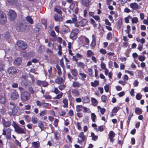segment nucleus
<instances>
[{
    "mask_svg": "<svg viewBox=\"0 0 148 148\" xmlns=\"http://www.w3.org/2000/svg\"><path fill=\"white\" fill-rule=\"evenodd\" d=\"M76 110L77 112H80L83 111V112H88L90 113L91 112L90 109L86 107H84L82 105H77L76 106Z\"/></svg>",
    "mask_w": 148,
    "mask_h": 148,
    "instance_id": "f257e3e1",
    "label": "nucleus"
},
{
    "mask_svg": "<svg viewBox=\"0 0 148 148\" xmlns=\"http://www.w3.org/2000/svg\"><path fill=\"white\" fill-rule=\"evenodd\" d=\"M17 45L19 48L22 50L25 49L27 47V43L22 40L18 41L16 43Z\"/></svg>",
    "mask_w": 148,
    "mask_h": 148,
    "instance_id": "f03ea898",
    "label": "nucleus"
},
{
    "mask_svg": "<svg viewBox=\"0 0 148 148\" xmlns=\"http://www.w3.org/2000/svg\"><path fill=\"white\" fill-rule=\"evenodd\" d=\"M15 132L18 134H22L26 133L25 131L22 128L20 127L18 125L14 124V125Z\"/></svg>",
    "mask_w": 148,
    "mask_h": 148,
    "instance_id": "7ed1b4c3",
    "label": "nucleus"
},
{
    "mask_svg": "<svg viewBox=\"0 0 148 148\" xmlns=\"http://www.w3.org/2000/svg\"><path fill=\"white\" fill-rule=\"evenodd\" d=\"M30 97L29 93L28 92H24L21 94V99L23 101H27L29 99Z\"/></svg>",
    "mask_w": 148,
    "mask_h": 148,
    "instance_id": "20e7f679",
    "label": "nucleus"
},
{
    "mask_svg": "<svg viewBox=\"0 0 148 148\" xmlns=\"http://www.w3.org/2000/svg\"><path fill=\"white\" fill-rule=\"evenodd\" d=\"M6 21V17L5 14L3 12L0 10V23L4 24Z\"/></svg>",
    "mask_w": 148,
    "mask_h": 148,
    "instance_id": "39448f33",
    "label": "nucleus"
},
{
    "mask_svg": "<svg viewBox=\"0 0 148 148\" xmlns=\"http://www.w3.org/2000/svg\"><path fill=\"white\" fill-rule=\"evenodd\" d=\"M79 29L75 28L73 29L71 32L70 37L71 39L73 40L75 39L77 37V36L78 33Z\"/></svg>",
    "mask_w": 148,
    "mask_h": 148,
    "instance_id": "423d86ee",
    "label": "nucleus"
},
{
    "mask_svg": "<svg viewBox=\"0 0 148 148\" xmlns=\"http://www.w3.org/2000/svg\"><path fill=\"white\" fill-rule=\"evenodd\" d=\"M88 22V20L86 19H84L78 22H77L75 24V26L78 27H83Z\"/></svg>",
    "mask_w": 148,
    "mask_h": 148,
    "instance_id": "0eeeda50",
    "label": "nucleus"
},
{
    "mask_svg": "<svg viewBox=\"0 0 148 148\" xmlns=\"http://www.w3.org/2000/svg\"><path fill=\"white\" fill-rule=\"evenodd\" d=\"M9 18L11 20H14L16 16V14L15 12L13 10H10L8 13Z\"/></svg>",
    "mask_w": 148,
    "mask_h": 148,
    "instance_id": "6e6552de",
    "label": "nucleus"
},
{
    "mask_svg": "<svg viewBox=\"0 0 148 148\" xmlns=\"http://www.w3.org/2000/svg\"><path fill=\"white\" fill-rule=\"evenodd\" d=\"M78 136L81 139V140H80L79 139L78 140V143L79 144H81L82 142L86 139V136L84 135V133L83 132H80Z\"/></svg>",
    "mask_w": 148,
    "mask_h": 148,
    "instance_id": "1a4fd4ad",
    "label": "nucleus"
},
{
    "mask_svg": "<svg viewBox=\"0 0 148 148\" xmlns=\"http://www.w3.org/2000/svg\"><path fill=\"white\" fill-rule=\"evenodd\" d=\"M19 97V95L16 90L14 92H12L11 95V98L12 100H15Z\"/></svg>",
    "mask_w": 148,
    "mask_h": 148,
    "instance_id": "9d476101",
    "label": "nucleus"
},
{
    "mask_svg": "<svg viewBox=\"0 0 148 148\" xmlns=\"http://www.w3.org/2000/svg\"><path fill=\"white\" fill-rule=\"evenodd\" d=\"M37 85L38 86H43L45 87L48 85V83L45 81H42L38 80L37 81Z\"/></svg>",
    "mask_w": 148,
    "mask_h": 148,
    "instance_id": "9b49d317",
    "label": "nucleus"
},
{
    "mask_svg": "<svg viewBox=\"0 0 148 148\" xmlns=\"http://www.w3.org/2000/svg\"><path fill=\"white\" fill-rule=\"evenodd\" d=\"M2 123L5 127H9L11 125V122L9 121H6L4 119L2 118Z\"/></svg>",
    "mask_w": 148,
    "mask_h": 148,
    "instance_id": "f8f14e48",
    "label": "nucleus"
},
{
    "mask_svg": "<svg viewBox=\"0 0 148 148\" xmlns=\"http://www.w3.org/2000/svg\"><path fill=\"white\" fill-rule=\"evenodd\" d=\"M115 136V134L113 131H110L108 135L109 138L110 139V141L113 143L114 140V137Z\"/></svg>",
    "mask_w": 148,
    "mask_h": 148,
    "instance_id": "ddd939ff",
    "label": "nucleus"
},
{
    "mask_svg": "<svg viewBox=\"0 0 148 148\" xmlns=\"http://www.w3.org/2000/svg\"><path fill=\"white\" fill-rule=\"evenodd\" d=\"M8 72L10 74H15L17 72V69L14 67H11L8 69Z\"/></svg>",
    "mask_w": 148,
    "mask_h": 148,
    "instance_id": "4468645a",
    "label": "nucleus"
},
{
    "mask_svg": "<svg viewBox=\"0 0 148 148\" xmlns=\"http://www.w3.org/2000/svg\"><path fill=\"white\" fill-rule=\"evenodd\" d=\"M54 18L56 21H63V18L61 14H55Z\"/></svg>",
    "mask_w": 148,
    "mask_h": 148,
    "instance_id": "2eb2a0df",
    "label": "nucleus"
},
{
    "mask_svg": "<svg viewBox=\"0 0 148 148\" xmlns=\"http://www.w3.org/2000/svg\"><path fill=\"white\" fill-rule=\"evenodd\" d=\"M130 6L131 8L134 10L138 9L140 8V7L136 3H131L130 5Z\"/></svg>",
    "mask_w": 148,
    "mask_h": 148,
    "instance_id": "dca6fc26",
    "label": "nucleus"
},
{
    "mask_svg": "<svg viewBox=\"0 0 148 148\" xmlns=\"http://www.w3.org/2000/svg\"><path fill=\"white\" fill-rule=\"evenodd\" d=\"M6 132L8 136H10L11 130L10 129H6V130L4 129H3V134L4 135H5L6 134Z\"/></svg>",
    "mask_w": 148,
    "mask_h": 148,
    "instance_id": "f3484780",
    "label": "nucleus"
},
{
    "mask_svg": "<svg viewBox=\"0 0 148 148\" xmlns=\"http://www.w3.org/2000/svg\"><path fill=\"white\" fill-rule=\"evenodd\" d=\"M82 102L84 103H88L90 102V100L89 97L87 96L83 97L82 98Z\"/></svg>",
    "mask_w": 148,
    "mask_h": 148,
    "instance_id": "a211bd4d",
    "label": "nucleus"
},
{
    "mask_svg": "<svg viewBox=\"0 0 148 148\" xmlns=\"http://www.w3.org/2000/svg\"><path fill=\"white\" fill-rule=\"evenodd\" d=\"M12 108V112H9V114L10 115L12 114L13 115L16 114L18 111L17 108L16 106H14Z\"/></svg>",
    "mask_w": 148,
    "mask_h": 148,
    "instance_id": "6ab92c4d",
    "label": "nucleus"
},
{
    "mask_svg": "<svg viewBox=\"0 0 148 148\" xmlns=\"http://www.w3.org/2000/svg\"><path fill=\"white\" fill-rule=\"evenodd\" d=\"M62 102L64 104L63 106L64 108H67L68 107V101L66 98H64L63 99Z\"/></svg>",
    "mask_w": 148,
    "mask_h": 148,
    "instance_id": "aec40b11",
    "label": "nucleus"
},
{
    "mask_svg": "<svg viewBox=\"0 0 148 148\" xmlns=\"http://www.w3.org/2000/svg\"><path fill=\"white\" fill-rule=\"evenodd\" d=\"M64 81L63 79L60 77H59L56 78L55 80V82L59 84L62 83Z\"/></svg>",
    "mask_w": 148,
    "mask_h": 148,
    "instance_id": "412c9836",
    "label": "nucleus"
},
{
    "mask_svg": "<svg viewBox=\"0 0 148 148\" xmlns=\"http://www.w3.org/2000/svg\"><path fill=\"white\" fill-rule=\"evenodd\" d=\"M22 62V59L20 58H16L14 60V64L17 65H20Z\"/></svg>",
    "mask_w": 148,
    "mask_h": 148,
    "instance_id": "4be33fe9",
    "label": "nucleus"
},
{
    "mask_svg": "<svg viewBox=\"0 0 148 148\" xmlns=\"http://www.w3.org/2000/svg\"><path fill=\"white\" fill-rule=\"evenodd\" d=\"M79 75L80 76V77L82 79V80H84L86 78L87 75L86 74H84V73H82L81 71H80L79 72Z\"/></svg>",
    "mask_w": 148,
    "mask_h": 148,
    "instance_id": "5701e85b",
    "label": "nucleus"
},
{
    "mask_svg": "<svg viewBox=\"0 0 148 148\" xmlns=\"http://www.w3.org/2000/svg\"><path fill=\"white\" fill-rule=\"evenodd\" d=\"M77 16H76L73 14L72 16L71 19L72 22L75 25V24L77 23Z\"/></svg>",
    "mask_w": 148,
    "mask_h": 148,
    "instance_id": "b1692460",
    "label": "nucleus"
},
{
    "mask_svg": "<svg viewBox=\"0 0 148 148\" xmlns=\"http://www.w3.org/2000/svg\"><path fill=\"white\" fill-rule=\"evenodd\" d=\"M26 20L30 24H32L33 23V20L31 17L30 16H27L26 17Z\"/></svg>",
    "mask_w": 148,
    "mask_h": 148,
    "instance_id": "393cba45",
    "label": "nucleus"
},
{
    "mask_svg": "<svg viewBox=\"0 0 148 148\" xmlns=\"http://www.w3.org/2000/svg\"><path fill=\"white\" fill-rule=\"evenodd\" d=\"M82 4L86 7L88 6L90 3L89 0H82Z\"/></svg>",
    "mask_w": 148,
    "mask_h": 148,
    "instance_id": "a878e982",
    "label": "nucleus"
},
{
    "mask_svg": "<svg viewBox=\"0 0 148 148\" xmlns=\"http://www.w3.org/2000/svg\"><path fill=\"white\" fill-rule=\"evenodd\" d=\"M81 86V84L78 82H74L72 86L74 87H79Z\"/></svg>",
    "mask_w": 148,
    "mask_h": 148,
    "instance_id": "bb28decb",
    "label": "nucleus"
},
{
    "mask_svg": "<svg viewBox=\"0 0 148 148\" xmlns=\"http://www.w3.org/2000/svg\"><path fill=\"white\" fill-rule=\"evenodd\" d=\"M91 136L92 137L91 139L92 140L96 141L98 139V136L95 135L94 133L92 132L91 133Z\"/></svg>",
    "mask_w": 148,
    "mask_h": 148,
    "instance_id": "cd10ccee",
    "label": "nucleus"
},
{
    "mask_svg": "<svg viewBox=\"0 0 148 148\" xmlns=\"http://www.w3.org/2000/svg\"><path fill=\"white\" fill-rule=\"evenodd\" d=\"M33 146L34 148H39V143L38 141L34 142L32 143Z\"/></svg>",
    "mask_w": 148,
    "mask_h": 148,
    "instance_id": "c85d7f7f",
    "label": "nucleus"
},
{
    "mask_svg": "<svg viewBox=\"0 0 148 148\" xmlns=\"http://www.w3.org/2000/svg\"><path fill=\"white\" fill-rule=\"evenodd\" d=\"M135 112L136 114L139 115L142 114V111L139 108L136 107L135 109Z\"/></svg>",
    "mask_w": 148,
    "mask_h": 148,
    "instance_id": "c756f323",
    "label": "nucleus"
},
{
    "mask_svg": "<svg viewBox=\"0 0 148 148\" xmlns=\"http://www.w3.org/2000/svg\"><path fill=\"white\" fill-rule=\"evenodd\" d=\"M71 72L72 75L76 76L78 74V72L76 69H73L71 70Z\"/></svg>",
    "mask_w": 148,
    "mask_h": 148,
    "instance_id": "7c9ffc66",
    "label": "nucleus"
},
{
    "mask_svg": "<svg viewBox=\"0 0 148 148\" xmlns=\"http://www.w3.org/2000/svg\"><path fill=\"white\" fill-rule=\"evenodd\" d=\"M91 84L92 86L95 87L99 85V82L97 81H95L94 82H91Z\"/></svg>",
    "mask_w": 148,
    "mask_h": 148,
    "instance_id": "2f4dec72",
    "label": "nucleus"
},
{
    "mask_svg": "<svg viewBox=\"0 0 148 148\" xmlns=\"http://www.w3.org/2000/svg\"><path fill=\"white\" fill-rule=\"evenodd\" d=\"M90 116L92 121L94 122H95V120L97 118V117L95 114L94 113H92L91 114Z\"/></svg>",
    "mask_w": 148,
    "mask_h": 148,
    "instance_id": "473e14b6",
    "label": "nucleus"
},
{
    "mask_svg": "<svg viewBox=\"0 0 148 148\" xmlns=\"http://www.w3.org/2000/svg\"><path fill=\"white\" fill-rule=\"evenodd\" d=\"M120 109V108L118 106L115 107L112 110L113 113H116Z\"/></svg>",
    "mask_w": 148,
    "mask_h": 148,
    "instance_id": "72a5a7b5",
    "label": "nucleus"
},
{
    "mask_svg": "<svg viewBox=\"0 0 148 148\" xmlns=\"http://www.w3.org/2000/svg\"><path fill=\"white\" fill-rule=\"evenodd\" d=\"M51 105L48 103H46L45 102H43L42 104V107L43 108H48L49 107L51 106Z\"/></svg>",
    "mask_w": 148,
    "mask_h": 148,
    "instance_id": "f704fd0d",
    "label": "nucleus"
},
{
    "mask_svg": "<svg viewBox=\"0 0 148 148\" xmlns=\"http://www.w3.org/2000/svg\"><path fill=\"white\" fill-rule=\"evenodd\" d=\"M92 46H95L96 43V38L94 35H92Z\"/></svg>",
    "mask_w": 148,
    "mask_h": 148,
    "instance_id": "c9c22d12",
    "label": "nucleus"
},
{
    "mask_svg": "<svg viewBox=\"0 0 148 148\" xmlns=\"http://www.w3.org/2000/svg\"><path fill=\"white\" fill-rule=\"evenodd\" d=\"M78 66L81 67L82 68H84L85 66V64L83 62H79L76 63Z\"/></svg>",
    "mask_w": 148,
    "mask_h": 148,
    "instance_id": "e433bc0d",
    "label": "nucleus"
},
{
    "mask_svg": "<svg viewBox=\"0 0 148 148\" xmlns=\"http://www.w3.org/2000/svg\"><path fill=\"white\" fill-rule=\"evenodd\" d=\"M96 131L97 132L98 131H100V132L103 131L104 130V127L103 126H99L97 128H95Z\"/></svg>",
    "mask_w": 148,
    "mask_h": 148,
    "instance_id": "4c0bfd02",
    "label": "nucleus"
},
{
    "mask_svg": "<svg viewBox=\"0 0 148 148\" xmlns=\"http://www.w3.org/2000/svg\"><path fill=\"white\" fill-rule=\"evenodd\" d=\"M61 30L62 32L64 33H66L69 32V29L67 27H63L62 28Z\"/></svg>",
    "mask_w": 148,
    "mask_h": 148,
    "instance_id": "58836bf2",
    "label": "nucleus"
},
{
    "mask_svg": "<svg viewBox=\"0 0 148 148\" xmlns=\"http://www.w3.org/2000/svg\"><path fill=\"white\" fill-rule=\"evenodd\" d=\"M72 93L75 96H77L79 95V91L77 90H73L72 91Z\"/></svg>",
    "mask_w": 148,
    "mask_h": 148,
    "instance_id": "ea45409f",
    "label": "nucleus"
},
{
    "mask_svg": "<svg viewBox=\"0 0 148 148\" xmlns=\"http://www.w3.org/2000/svg\"><path fill=\"white\" fill-rule=\"evenodd\" d=\"M38 126L41 129V131H42V129L44 127L43 122L41 121H39L38 122Z\"/></svg>",
    "mask_w": 148,
    "mask_h": 148,
    "instance_id": "a19ab883",
    "label": "nucleus"
},
{
    "mask_svg": "<svg viewBox=\"0 0 148 148\" xmlns=\"http://www.w3.org/2000/svg\"><path fill=\"white\" fill-rule=\"evenodd\" d=\"M122 24V21L121 19L118 20L117 22V26L118 28H120Z\"/></svg>",
    "mask_w": 148,
    "mask_h": 148,
    "instance_id": "79ce46f5",
    "label": "nucleus"
},
{
    "mask_svg": "<svg viewBox=\"0 0 148 148\" xmlns=\"http://www.w3.org/2000/svg\"><path fill=\"white\" fill-rule=\"evenodd\" d=\"M120 5H123L127 2V0H119L118 1Z\"/></svg>",
    "mask_w": 148,
    "mask_h": 148,
    "instance_id": "37998d69",
    "label": "nucleus"
},
{
    "mask_svg": "<svg viewBox=\"0 0 148 148\" xmlns=\"http://www.w3.org/2000/svg\"><path fill=\"white\" fill-rule=\"evenodd\" d=\"M93 55V52L90 50H88L87 52V57H90L91 56Z\"/></svg>",
    "mask_w": 148,
    "mask_h": 148,
    "instance_id": "c03bdc74",
    "label": "nucleus"
},
{
    "mask_svg": "<svg viewBox=\"0 0 148 148\" xmlns=\"http://www.w3.org/2000/svg\"><path fill=\"white\" fill-rule=\"evenodd\" d=\"M102 101L104 103H106L107 101V98L106 96L103 95L101 97Z\"/></svg>",
    "mask_w": 148,
    "mask_h": 148,
    "instance_id": "a18cd8bd",
    "label": "nucleus"
},
{
    "mask_svg": "<svg viewBox=\"0 0 148 148\" xmlns=\"http://www.w3.org/2000/svg\"><path fill=\"white\" fill-rule=\"evenodd\" d=\"M38 120V118L35 117H33L32 118V121L33 124L36 123L37 122Z\"/></svg>",
    "mask_w": 148,
    "mask_h": 148,
    "instance_id": "49530a36",
    "label": "nucleus"
},
{
    "mask_svg": "<svg viewBox=\"0 0 148 148\" xmlns=\"http://www.w3.org/2000/svg\"><path fill=\"white\" fill-rule=\"evenodd\" d=\"M56 67L57 69L58 70V74L59 75H60L62 73V71H61L60 67L58 65H56Z\"/></svg>",
    "mask_w": 148,
    "mask_h": 148,
    "instance_id": "de8ad7c7",
    "label": "nucleus"
},
{
    "mask_svg": "<svg viewBox=\"0 0 148 148\" xmlns=\"http://www.w3.org/2000/svg\"><path fill=\"white\" fill-rule=\"evenodd\" d=\"M4 66L3 63L0 60V71H1L3 70Z\"/></svg>",
    "mask_w": 148,
    "mask_h": 148,
    "instance_id": "09e8293b",
    "label": "nucleus"
},
{
    "mask_svg": "<svg viewBox=\"0 0 148 148\" xmlns=\"http://www.w3.org/2000/svg\"><path fill=\"white\" fill-rule=\"evenodd\" d=\"M138 21V19L137 18L135 17L132 18V21L133 23H136Z\"/></svg>",
    "mask_w": 148,
    "mask_h": 148,
    "instance_id": "8fccbe9b",
    "label": "nucleus"
},
{
    "mask_svg": "<svg viewBox=\"0 0 148 148\" xmlns=\"http://www.w3.org/2000/svg\"><path fill=\"white\" fill-rule=\"evenodd\" d=\"M107 38L108 40H111L112 38V34L111 32L108 33L107 35Z\"/></svg>",
    "mask_w": 148,
    "mask_h": 148,
    "instance_id": "3c124183",
    "label": "nucleus"
},
{
    "mask_svg": "<svg viewBox=\"0 0 148 148\" xmlns=\"http://www.w3.org/2000/svg\"><path fill=\"white\" fill-rule=\"evenodd\" d=\"M63 95V93L62 92H61L60 94H58L56 97V98L57 99H59L61 98L62 96Z\"/></svg>",
    "mask_w": 148,
    "mask_h": 148,
    "instance_id": "603ef678",
    "label": "nucleus"
},
{
    "mask_svg": "<svg viewBox=\"0 0 148 148\" xmlns=\"http://www.w3.org/2000/svg\"><path fill=\"white\" fill-rule=\"evenodd\" d=\"M14 106H15L14 103L13 102H10L8 106V109H11Z\"/></svg>",
    "mask_w": 148,
    "mask_h": 148,
    "instance_id": "864d4df0",
    "label": "nucleus"
},
{
    "mask_svg": "<svg viewBox=\"0 0 148 148\" xmlns=\"http://www.w3.org/2000/svg\"><path fill=\"white\" fill-rule=\"evenodd\" d=\"M127 29L125 30V32L127 34H129L130 31V26L128 25L127 26Z\"/></svg>",
    "mask_w": 148,
    "mask_h": 148,
    "instance_id": "5fc2aeb1",
    "label": "nucleus"
},
{
    "mask_svg": "<svg viewBox=\"0 0 148 148\" xmlns=\"http://www.w3.org/2000/svg\"><path fill=\"white\" fill-rule=\"evenodd\" d=\"M142 95L141 94L138 93L136 95V98L137 100H140L142 97Z\"/></svg>",
    "mask_w": 148,
    "mask_h": 148,
    "instance_id": "6e6d98bb",
    "label": "nucleus"
},
{
    "mask_svg": "<svg viewBox=\"0 0 148 148\" xmlns=\"http://www.w3.org/2000/svg\"><path fill=\"white\" fill-rule=\"evenodd\" d=\"M47 111L46 110H44L40 112V115L41 116H43L46 114Z\"/></svg>",
    "mask_w": 148,
    "mask_h": 148,
    "instance_id": "4d7b16f0",
    "label": "nucleus"
},
{
    "mask_svg": "<svg viewBox=\"0 0 148 148\" xmlns=\"http://www.w3.org/2000/svg\"><path fill=\"white\" fill-rule=\"evenodd\" d=\"M43 97L45 99H51V96L48 95H43Z\"/></svg>",
    "mask_w": 148,
    "mask_h": 148,
    "instance_id": "13d9d810",
    "label": "nucleus"
},
{
    "mask_svg": "<svg viewBox=\"0 0 148 148\" xmlns=\"http://www.w3.org/2000/svg\"><path fill=\"white\" fill-rule=\"evenodd\" d=\"M41 22L44 25L45 28H47V23L46 20L44 19H41Z\"/></svg>",
    "mask_w": 148,
    "mask_h": 148,
    "instance_id": "bf43d9fd",
    "label": "nucleus"
},
{
    "mask_svg": "<svg viewBox=\"0 0 148 148\" xmlns=\"http://www.w3.org/2000/svg\"><path fill=\"white\" fill-rule=\"evenodd\" d=\"M65 87L66 86L64 84H62L60 85L58 87V88L60 90H62L64 89Z\"/></svg>",
    "mask_w": 148,
    "mask_h": 148,
    "instance_id": "052dcab7",
    "label": "nucleus"
},
{
    "mask_svg": "<svg viewBox=\"0 0 148 148\" xmlns=\"http://www.w3.org/2000/svg\"><path fill=\"white\" fill-rule=\"evenodd\" d=\"M58 122L59 120L58 119H55L53 124L55 127H57Z\"/></svg>",
    "mask_w": 148,
    "mask_h": 148,
    "instance_id": "680f3d73",
    "label": "nucleus"
},
{
    "mask_svg": "<svg viewBox=\"0 0 148 148\" xmlns=\"http://www.w3.org/2000/svg\"><path fill=\"white\" fill-rule=\"evenodd\" d=\"M10 36V33L9 32H7L5 34V37L6 39H8Z\"/></svg>",
    "mask_w": 148,
    "mask_h": 148,
    "instance_id": "e2e57ef3",
    "label": "nucleus"
},
{
    "mask_svg": "<svg viewBox=\"0 0 148 148\" xmlns=\"http://www.w3.org/2000/svg\"><path fill=\"white\" fill-rule=\"evenodd\" d=\"M105 91L106 92H108L109 91V86L108 85H106L104 86Z\"/></svg>",
    "mask_w": 148,
    "mask_h": 148,
    "instance_id": "0e129e2a",
    "label": "nucleus"
},
{
    "mask_svg": "<svg viewBox=\"0 0 148 148\" xmlns=\"http://www.w3.org/2000/svg\"><path fill=\"white\" fill-rule=\"evenodd\" d=\"M99 52L103 54H105L106 53V50L103 49H101L100 50Z\"/></svg>",
    "mask_w": 148,
    "mask_h": 148,
    "instance_id": "69168bd1",
    "label": "nucleus"
},
{
    "mask_svg": "<svg viewBox=\"0 0 148 148\" xmlns=\"http://www.w3.org/2000/svg\"><path fill=\"white\" fill-rule=\"evenodd\" d=\"M54 11L55 12L58 13V14H61L62 13L61 11L60 10L58 9V8H55Z\"/></svg>",
    "mask_w": 148,
    "mask_h": 148,
    "instance_id": "338daca9",
    "label": "nucleus"
},
{
    "mask_svg": "<svg viewBox=\"0 0 148 148\" xmlns=\"http://www.w3.org/2000/svg\"><path fill=\"white\" fill-rule=\"evenodd\" d=\"M21 80L22 81L21 84L22 86H25L27 85V81L26 79H22Z\"/></svg>",
    "mask_w": 148,
    "mask_h": 148,
    "instance_id": "774afa93",
    "label": "nucleus"
}]
</instances>
